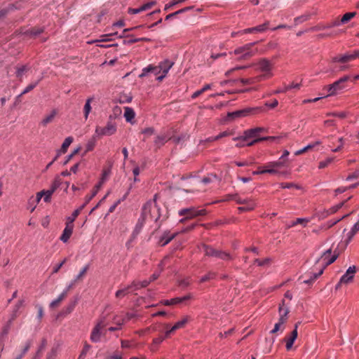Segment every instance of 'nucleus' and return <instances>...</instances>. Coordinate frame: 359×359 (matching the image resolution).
Listing matches in <instances>:
<instances>
[{
	"label": "nucleus",
	"mask_w": 359,
	"mask_h": 359,
	"mask_svg": "<svg viewBox=\"0 0 359 359\" xmlns=\"http://www.w3.org/2000/svg\"><path fill=\"white\" fill-rule=\"evenodd\" d=\"M161 217L160 208L156 201H149L142 208V212L133 231V236L136 237L142 231L146 222H156Z\"/></svg>",
	"instance_id": "obj_1"
},
{
	"label": "nucleus",
	"mask_w": 359,
	"mask_h": 359,
	"mask_svg": "<svg viewBox=\"0 0 359 359\" xmlns=\"http://www.w3.org/2000/svg\"><path fill=\"white\" fill-rule=\"evenodd\" d=\"M331 249H328L316 260V264L319 265V271L314 276V278H318L323 274L324 269L330 264H332L338 257V254L334 253L331 255Z\"/></svg>",
	"instance_id": "obj_2"
},
{
	"label": "nucleus",
	"mask_w": 359,
	"mask_h": 359,
	"mask_svg": "<svg viewBox=\"0 0 359 359\" xmlns=\"http://www.w3.org/2000/svg\"><path fill=\"white\" fill-rule=\"evenodd\" d=\"M279 318L278 323L274 325L273 330H271V334L277 333L278 332H283L285 330V324L287 320V315L289 309L285 305V301L283 300L278 308Z\"/></svg>",
	"instance_id": "obj_3"
},
{
	"label": "nucleus",
	"mask_w": 359,
	"mask_h": 359,
	"mask_svg": "<svg viewBox=\"0 0 359 359\" xmlns=\"http://www.w3.org/2000/svg\"><path fill=\"white\" fill-rule=\"evenodd\" d=\"M106 326L105 317H101L97 320L90 333V339L92 342L97 343L101 341V337L106 334V330H104Z\"/></svg>",
	"instance_id": "obj_4"
},
{
	"label": "nucleus",
	"mask_w": 359,
	"mask_h": 359,
	"mask_svg": "<svg viewBox=\"0 0 359 359\" xmlns=\"http://www.w3.org/2000/svg\"><path fill=\"white\" fill-rule=\"evenodd\" d=\"M255 65L257 67V70L262 73V74L259 75L262 76V80L270 79L273 76V64L267 58L259 59Z\"/></svg>",
	"instance_id": "obj_5"
},
{
	"label": "nucleus",
	"mask_w": 359,
	"mask_h": 359,
	"mask_svg": "<svg viewBox=\"0 0 359 359\" xmlns=\"http://www.w3.org/2000/svg\"><path fill=\"white\" fill-rule=\"evenodd\" d=\"M257 42L250 43L234 50L233 53L238 55L240 60H248L257 53V49L253 48Z\"/></svg>",
	"instance_id": "obj_6"
},
{
	"label": "nucleus",
	"mask_w": 359,
	"mask_h": 359,
	"mask_svg": "<svg viewBox=\"0 0 359 359\" xmlns=\"http://www.w3.org/2000/svg\"><path fill=\"white\" fill-rule=\"evenodd\" d=\"M201 251L208 257H217L223 260H230L232 259V257L228 252L216 250L207 245H202Z\"/></svg>",
	"instance_id": "obj_7"
},
{
	"label": "nucleus",
	"mask_w": 359,
	"mask_h": 359,
	"mask_svg": "<svg viewBox=\"0 0 359 359\" xmlns=\"http://www.w3.org/2000/svg\"><path fill=\"white\" fill-rule=\"evenodd\" d=\"M349 79V76H344L334 82L331 85H328L325 87V89L328 91V94L325 97L332 96L337 95L339 91L343 90L345 88L344 83Z\"/></svg>",
	"instance_id": "obj_8"
},
{
	"label": "nucleus",
	"mask_w": 359,
	"mask_h": 359,
	"mask_svg": "<svg viewBox=\"0 0 359 359\" xmlns=\"http://www.w3.org/2000/svg\"><path fill=\"white\" fill-rule=\"evenodd\" d=\"M116 132V124L111 121H108L105 127L96 126L95 135L97 137L110 136Z\"/></svg>",
	"instance_id": "obj_9"
},
{
	"label": "nucleus",
	"mask_w": 359,
	"mask_h": 359,
	"mask_svg": "<svg viewBox=\"0 0 359 359\" xmlns=\"http://www.w3.org/2000/svg\"><path fill=\"white\" fill-rule=\"evenodd\" d=\"M178 214L180 216H187V218L191 219L198 216L205 215V210H198L194 207H191L189 208H183L180 210Z\"/></svg>",
	"instance_id": "obj_10"
},
{
	"label": "nucleus",
	"mask_w": 359,
	"mask_h": 359,
	"mask_svg": "<svg viewBox=\"0 0 359 359\" xmlns=\"http://www.w3.org/2000/svg\"><path fill=\"white\" fill-rule=\"evenodd\" d=\"M109 172H110L109 170H104L103 171L102 177H101L100 182H98V184L95 185L92 193L90 195L86 196V203H89L96 196V194L99 191L100 189L102 187L103 184L107 180V179L109 175Z\"/></svg>",
	"instance_id": "obj_11"
},
{
	"label": "nucleus",
	"mask_w": 359,
	"mask_h": 359,
	"mask_svg": "<svg viewBox=\"0 0 359 359\" xmlns=\"http://www.w3.org/2000/svg\"><path fill=\"white\" fill-rule=\"evenodd\" d=\"M355 272L356 267L355 266H349L346 273L341 277L339 284H348L352 282Z\"/></svg>",
	"instance_id": "obj_12"
},
{
	"label": "nucleus",
	"mask_w": 359,
	"mask_h": 359,
	"mask_svg": "<svg viewBox=\"0 0 359 359\" xmlns=\"http://www.w3.org/2000/svg\"><path fill=\"white\" fill-rule=\"evenodd\" d=\"M250 109H245L242 110L235 111L233 112H229L227 114L226 119L228 121H233L238 118L246 116L250 113Z\"/></svg>",
	"instance_id": "obj_13"
},
{
	"label": "nucleus",
	"mask_w": 359,
	"mask_h": 359,
	"mask_svg": "<svg viewBox=\"0 0 359 359\" xmlns=\"http://www.w3.org/2000/svg\"><path fill=\"white\" fill-rule=\"evenodd\" d=\"M356 58L355 50L351 53H346L343 55L336 56L332 58L333 62H346Z\"/></svg>",
	"instance_id": "obj_14"
},
{
	"label": "nucleus",
	"mask_w": 359,
	"mask_h": 359,
	"mask_svg": "<svg viewBox=\"0 0 359 359\" xmlns=\"http://www.w3.org/2000/svg\"><path fill=\"white\" fill-rule=\"evenodd\" d=\"M149 72H151L155 75H158L159 74L162 73L158 65V66L149 65L148 67H147L142 69V72L140 74L139 76L140 78H142V77L147 76V74Z\"/></svg>",
	"instance_id": "obj_15"
},
{
	"label": "nucleus",
	"mask_w": 359,
	"mask_h": 359,
	"mask_svg": "<svg viewBox=\"0 0 359 359\" xmlns=\"http://www.w3.org/2000/svg\"><path fill=\"white\" fill-rule=\"evenodd\" d=\"M268 26H269V22H266L262 25L243 29V30H242V33L243 34H250V33H252V32H263L268 29Z\"/></svg>",
	"instance_id": "obj_16"
},
{
	"label": "nucleus",
	"mask_w": 359,
	"mask_h": 359,
	"mask_svg": "<svg viewBox=\"0 0 359 359\" xmlns=\"http://www.w3.org/2000/svg\"><path fill=\"white\" fill-rule=\"evenodd\" d=\"M264 128H255L250 130H247L244 132L243 140H246L249 138L257 137L259 133L264 131Z\"/></svg>",
	"instance_id": "obj_17"
},
{
	"label": "nucleus",
	"mask_w": 359,
	"mask_h": 359,
	"mask_svg": "<svg viewBox=\"0 0 359 359\" xmlns=\"http://www.w3.org/2000/svg\"><path fill=\"white\" fill-rule=\"evenodd\" d=\"M57 114V111L56 109H53L50 114L46 115L41 121L40 125L43 127H46L48 123L53 121L55 117Z\"/></svg>",
	"instance_id": "obj_18"
},
{
	"label": "nucleus",
	"mask_w": 359,
	"mask_h": 359,
	"mask_svg": "<svg viewBox=\"0 0 359 359\" xmlns=\"http://www.w3.org/2000/svg\"><path fill=\"white\" fill-rule=\"evenodd\" d=\"M73 142V137H67L65 138V141L63 142L62 147L60 150L57 151V154L56 156L54 158V160H57V158L60 156L61 154H65L67 151L68 147Z\"/></svg>",
	"instance_id": "obj_19"
},
{
	"label": "nucleus",
	"mask_w": 359,
	"mask_h": 359,
	"mask_svg": "<svg viewBox=\"0 0 359 359\" xmlns=\"http://www.w3.org/2000/svg\"><path fill=\"white\" fill-rule=\"evenodd\" d=\"M178 233H175L173 234H170L168 231L165 232L163 236L160 238L159 244L161 246H165L168 244L177 235Z\"/></svg>",
	"instance_id": "obj_20"
},
{
	"label": "nucleus",
	"mask_w": 359,
	"mask_h": 359,
	"mask_svg": "<svg viewBox=\"0 0 359 359\" xmlns=\"http://www.w3.org/2000/svg\"><path fill=\"white\" fill-rule=\"evenodd\" d=\"M297 335H298L297 331L296 330H294L291 332L290 337H285L284 339V340L286 342L285 347L287 351H289L292 348L293 344L297 337Z\"/></svg>",
	"instance_id": "obj_21"
},
{
	"label": "nucleus",
	"mask_w": 359,
	"mask_h": 359,
	"mask_svg": "<svg viewBox=\"0 0 359 359\" xmlns=\"http://www.w3.org/2000/svg\"><path fill=\"white\" fill-rule=\"evenodd\" d=\"M73 229L74 226H71L70 224H66V226L60 236V240L64 243L67 242L72 234Z\"/></svg>",
	"instance_id": "obj_22"
},
{
	"label": "nucleus",
	"mask_w": 359,
	"mask_h": 359,
	"mask_svg": "<svg viewBox=\"0 0 359 359\" xmlns=\"http://www.w3.org/2000/svg\"><path fill=\"white\" fill-rule=\"evenodd\" d=\"M355 14L356 13L355 12L345 13L339 21H334L332 26H339L341 24L348 22L350 20L355 17Z\"/></svg>",
	"instance_id": "obj_23"
},
{
	"label": "nucleus",
	"mask_w": 359,
	"mask_h": 359,
	"mask_svg": "<svg viewBox=\"0 0 359 359\" xmlns=\"http://www.w3.org/2000/svg\"><path fill=\"white\" fill-rule=\"evenodd\" d=\"M174 62L169 60H165L162 62H161L158 65L162 73L168 74L169 70L172 68L173 66Z\"/></svg>",
	"instance_id": "obj_24"
},
{
	"label": "nucleus",
	"mask_w": 359,
	"mask_h": 359,
	"mask_svg": "<svg viewBox=\"0 0 359 359\" xmlns=\"http://www.w3.org/2000/svg\"><path fill=\"white\" fill-rule=\"evenodd\" d=\"M67 292H68V289H65L60 295L59 297L53 300L50 304V307L51 309H54V308H56L59 306V304H60V302L64 300L67 295Z\"/></svg>",
	"instance_id": "obj_25"
},
{
	"label": "nucleus",
	"mask_w": 359,
	"mask_h": 359,
	"mask_svg": "<svg viewBox=\"0 0 359 359\" xmlns=\"http://www.w3.org/2000/svg\"><path fill=\"white\" fill-rule=\"evenodd\" d=\"M94 100V97H88L86 101V103L83 106V116L85 118L86 120L88 119V116L91 111V109H92V107H91V103Z\"/></svg>",
	"instance_id": "obj_26"
},
{
	"label": "nucleus",
	"mask_w": 359,
	"mask_h": 359,
	"mask_svg": "<svg viewBox=\"0 0 359 359\" xmlns=\"http://www.w3.org/2000/svg\"><path fill=\"white\" fill-rule=\"evenodd\" d=\"M239 81L243 85H252L262 81V76H257L250 78H242Z\"/></svg>",
	"instance_id": "obj_27"
},
{
	"label": "nucleus",
	"mask_w": 359,
	"mask_h": 359,
	"mask_svg": "<svg viewBox=\"0 0 359 359\" xmlns=\"http://www.w3.org/2000/svg\"><path fill=\"white\" fill-rule=\"evenodd\" d=\"M191 320V317L189 316H185L182 318L181 320L177 321L173 326L172 330H177L179 329L183 328L186 324Z\"/></svg>",
	"instance_id": "obj_28"
},
{
	"label": "nucleus",
	"mask_w": 359,
	"mask_h": 359,
	"mask_svg": "<svg viewBox=\"0 0 359 359\" xmlns=\"http://www.w3.org/2000/svg\"><path fill=\"white\" fill-rule=\"evenodd\" d=\"M150 283V281H148L147 280H144L143 281H136L134 280L130 284L131 287L133 290H137L140 288L146 287Z\"/></svg>",
	"instance_id": "obj_29"
},
{
	"label": "nucleus",
	"mask_w": 359,
	"mask_h": 359,
	"mask_svg": "<svg viewBox=\"0 0 359 359\" xmlns=\"http://www.w3.org/2000/svg\"><path fill=\"white\" fill-rule=\"evenodd\" d=\"M272 162H269L266 163L264 166V169L261 170V172L269 173V174H280V172L277 170L276 167L271 165Z\"/></svg>",
	"instance_id": "obj_30"
},
{
	"label": "nucleus",
	"mask_w": 359,
	"mask_h": 359,
	"mask_svg": "<svg viewBox=\"0 0 359 359\" xmlns=\"http://www.w3.org/2000/svg\"><path fill=\"white\" fill-rule=\"evenodd\" d=\"M124 117L128 122H131V121L135 118V113L134 110L128 107H124Z\"/></svg>",
	"instance_id": "obj_31"
},
{
	"label": "nucleus",
	"mask_w": 359,
	"mask_h": 359,
	"mask_svg": "<svg viewBox=\"0 0 359 359\" xmlns=\"http://www.w3.org/2000/svg\"><path fill=\"white\" fill-rule=\"evenodd\" d=\"M320 143L321 142L320 141H316V142H313L312 144H309L307 146L304 147V148H302V149H301L299 150L296 151L294 152V155L295 156L301 155V154H304V152L309 151V149H313L316 146L320 144Z\"/></svg>",
	"instance_id": "obj_32"
},
{
	"label": "nucleus",
	"mask_w": 359,
	"mask_h": 359,
	"mask_svg": "<svg viewBox=\"0 0 359 359\" xmlns=\"http://www.w3.org/2000/svg\"><path fill=\"white\" fill-rule=\"evenodd\" d=\"M133 290L131 285H129L123 289L118 290L116 292L115 296L116 298L121 299L124 297L126 295L130 293V290Z\"/></svg>",
	"instance_id": "obj_33"
},
{
	"label": "nucleus",
	"mask_w": 359,
	"mask_h": 359,
	"mask_svg": "<svg viewBox=\"0 0 359 359\" xmlns=\"http://www.w3.org/2000/svg\"><path fill=\"white\" fill-rule=\"evenodd\" d=\"M309 219L308 218H297L296 220L292 221L290 224L287 225V228H291L297 224H302L304 226H306Z\"/></svg>",
	"instance_id": "obj_34"
},
{
	"label": "nucleus",
	"mask_w": 359,
	"mask_h": 359,
	"mask_svg": "<svg viewBox=\"0 0 359 359\" xmlns=\"http://www.w3.org/2000/svg\"><path fill=\"white\" fill-rule=\"evenodd\" d=\"M170 138L165 135H158L155 140H154V144L155 145H156L158 147H161V146H163Z\"/></svg>",
	"instance_id": "obj_35"
},
{
	"label": "nucleus",
	"mask_w": 359,
	"mask_h": 359,
	"mask_svg": "<svg viewBox=\"0 0 359 359\" xmlns=\"http://www.w3.org/2000/svg\"><path fill=\"white\" fill-rule=\"evenodd\" d=\"M117 35V32L111 33V34H102L100 36L99 39L95 40L92 42H90V43H95V42H106V41H111V36Z\"/></svg>",
	"instance_id": "obj_36"
},
{
	"label": "nucleus",
	"mask_w": 359,
	"mask_h": 359,
	"mask_svg": "<svg viewBox=\"0 0 359 359\" xmlns=\"http://www.w3.org/2000/svg\"><path fill=\"white\" fill-rule=\"evenodd\" d=\"M76 304H77V299H75L74 301L71 302H70V303H69V304H68V305H67V306L63 309V311H62V314H64V315H68V314L71 313L74 311V308H75V306H76Z\"/></svg>",
	"instance_id": "obj_37"
},
{
	"label": "nucleus",
	"mask_w": 359,
	"mask_h": 359,
	"mask_svg": "<svg viewBox=\"0 0 359 359\" xmlns=\"http://www.w3.org/2000/svg\"><path fill=\"white\" fill-rule=\"evenodd\" d=\"M180 297H175L170 299H165L161 301L160 304L165 305V306H171V305H175L178 304H181Z\"/></svg>",
	"instance_id": "obj_38"
},
{
	"label": "nucleus",
	"mask_w": 359,
	"mask_h": 359,
	"mask_svg": "<svg viewBox=\"0 0 359 359\" xmlns=\"http://www.w3.org/2000/svg\"><path fill=\"white\" fill-rule=\"evenodd\" d=\"M229 199L234 200L237 203L243 205L252 201L251 198H241L237 194L230 196Z\"/></svg>",
	"instance_id": "obj_39"
},
{
	"label": "nucleus",
	"mask_w": 359,
	"mask_h": 359,
	"mask_svg": "<svg viewBox=\"0 0 359 359\" xmlns=\"http://www.w3.org/2000/svg\"><path fill=\"white\" fill-rule=\"evenodd\" d=\"M164 339H165V337H161V336L154 338L153 339L152 344L150 346L151 351L153 352L156 351V350L157 348V346L159 345L161 343H162Z\"/></svg>",
	"instance_id": "obj_40"
},
{
	"label": "nucleus",
	"mask_w": 359,
	"mask_h": 359,
	"mask_svg": "<svg viewBox=\"0 0 359 359\" xmlns=\"http://www.w3.org/2000/svg\"><path fill=\"white\" fill-rule=\"evenodd\" d=\"M255 208V203L252 201L248 202L246 204H244L243 206L239 207L238 210L240 212L250 211V210H252Z\"/></svg>",
	"instance_id": "obj_41"
},
{
	"label": "nucleus",
	"mask_w": 359,
	"mask_h": 359,
	"mask_svg": "<svg viewBox=\"0 0 359 359\" xmlns=\"http://www.w3.org/2000/svg\"><path fill=\"white\" fill-rule=\"evenodd\" d=\"M211 88H212V85L211 84H206L201 89L194 92L193 93V95H191V98L195 99L197 97H198L199 95H201L205 91H206L208 90H210Z\"/></svg>",
	"instance_id": "obj_42"
},
{
	"label": "nucleus",
	"mask_w": 359,
	"mask_h": 359,
	"mask_svg": "<svg viewBox=\"0 0 359 359\" xmlns=\"http://www.w3.org/2000/svg\"><path fill=\"white\" fill-rule=\"evenodd\" d=\"M31 346V341H27L20 353L18 354L13 359H22Z\"/></svg>",
	"instance_id": "obj_43"
},
{
	"label": "nucleus",
	"mask_w": 359,
	"mask_h": 359,
	"mask_svg": "<svg viewBox=\"0 0 359 359\" xmlns=\"http://www.w3.org/2000/svg\"><path fill=\"white\" fill-rule=\"evenodd\" d=\"M95 136L96 135H94L90 140H89L88 141V142L86 144V147L85 153L90 151L94 149V147L96 144Z\"/></svg>",
	"instance_id": "obj_44"
},
{
	"label": "nucleus",
	"mask_w": 359,
	"mask_h": 359,
	"mask_svg": "<svg viewBox=\"0 0 359 359\" xmlns=\"http://www.w3.org/2000/svg\"><path fill=\"white\" fill-rule=\"evenodd\" d=\"M89 269V265H86L79 272V273L75 277L74 282L76 283L77 281H79L83 279V278L85 276L87 271Z\"/></svg>",
	"instance_id": "obj_45"
},
{
	"label": "nucleus",
	"mask_w": 359,
	"mask_h": 359,
	"mask_svg": "<svg viewBox=\"0 0 359 359\" xmlns=\"http://www.w3.org/2000/svg\"><path fill=\"white\" fill-rule=\"evenodd\" d=\"M11 325V321H8L6 324L3 326L1 332H0V339L8 334Z\"/></svg>",
	"instance_id": "obj_46"
},
{
	"label": "nucleus",
	"mask_w": 359,
	"mask_h": 359,
	"mask_svg": "<svg viewBox=\"0 0 359 359\" xmlns=\"http://www.w3.org/2000/svg\"><path fill=\"white\" fill-rule=\"evenodd\" d=\"M216 277V273L213 271H209L207 274L202 276L200 279V283H204L212 279H215Z\"/></svg>",
	"instance_id": "obj_47"
},
{
	"label": "nucleus",
	"mask_w": 359,
	"mask_h": 359,
	"mask_svg": "<svg viewBox=\"0 0 359 359\" xmlns=\"http://www.w3.org/2000/svg\"><path fill=\"white\" fill-rule=\"evenodd\" d=\"M79 210H74L72 212V215L67 218L66 224H70L71 226H74V222L75 221L76 218L79 216Z\"/></svg>",
	"instance_id": "obj_48"
},
{
	"label": "nucleus",
	"mask_w": 359,
	"mask_h": 359,
	"mask_svg": "<svg viewBox=\"0 0 359 359\" xmlns=\"http://www.w3.org/2000/svg\"><path fill=\"white\" fill-rule=\"evenodd\" d=\"M41 81V79H39L38 81L34 82V83H32L30 84H29L25 89L21 93V94L19 95V97L22 96V95H25L27 93H29V91L32 90L37 85L38 83H39V81Z\"/></svg>",
	"instance_id": "obj_49"
},
{
	"label": "nucleus",
	"mask_w": 359,
	"mask_h": 359,
	"mask_svg": "<svg viewBox=\"0 0 359 359\" xmlns=\"http://www.w3.org/2000/svg\"><path fill=\"white\" fill-rule=\"evenodd\" d=\"M351 197H349L346 201H344V202H341L336 205H334L332 206V208H330L327 212L329 214H333V213H335L336 212H337L340 208H341L345 204V203L349 200Z\"/></svg>",
	"instance_id": "obj_50"
},
{
	"label": "nucleus",
	"mask_w": 359,
	"mask_h": 359,
	"mask_svg": "<svg viewBox=\"0 0 359 359\" xmlns=\"http://www.w3.org/2000/svg\"><path fill=\"white\" fill-rule=\"evenodd\" d=\"M38 203L37 201H34V196H31L28 201L27 209L31 212H34Z\"/></svg>",
	"instance_id": "obj_51"
},
{
	"label": "nucleus",
	"mask_w": 359,
	"mask_h": 359,
	"mask_svg": "<svg viewBox=\"0 0 359 359\" xmlns=\"http://www.w3.org/2000/svg\"><path fill=\"white\" fill-rule=\"evenodd\" d=\"M233 131L231 130H226L225 131H223L220 133L219 135L214 136L215 140H219L221 138H223L224 137L231 136L233 135Z\"/></svg>",
	"instance_id": "obj_52"
},
{
	"label": "nucleus",
	"mask_w": 359,
	"mask_h": 359,
	"mask_svg": "<svg viewBox=\"0 0 359 359\" xmlns=\"http://www.w3.org/2000/svg\"><path fill=\"white\" fill-rule=\"evenodd\" d=\"M113 321L117 326L121 327L125 323V318L123 316L116 315L113 318Z\"/></svg>",
	"instance_id": "obj_53"
},
{
	"label": "nucleus",
	"mask_w": 359,
	"mask_h": 359,
	"mask_svg": "<svg viewBox=\"0 0 359 359\" xmlns=\"http://www.w3.org/2000/svg\"><path fill=\"white\" fill-rule=\"evenodd\" d=\"M90 348H91L90 345H89L88 344L86 343L84 344L83 350H82L81 353H80L78 359H84L86 358V355L87 353L90 349Z\"/></svg>",
	"instance_id": "obj_54"
},
{
	"label": "nucleus",
	"mask_w": 359,
	"mask_h": 359,
	"mask_svg": "<svg viewBox=\"0 0 359 359\" xmlns=\"http://www.w3.org/2000/svg\"><path fill=\"white\" fill-rule=\"evenodd\" d=\"M28 69L26 65L16 67V76L21 77L22 74Z\"/></svg>",
	"instance_id": "obj_55"
},
{
	"label": "nucleus",
	"mask_w": 359,
	"mask_h": 359,
	"mask_svg": "<svg viewBox=\"0 0 359 359\" xmlns=\"http://www.w3.org/2000/svg\"><path fill=\"white\" fill-rule=\"evenodd\" d=\"M163 265H164V261H163V262L159 264V268H160L159 271L154 273L152 274V276H151L150 279H149L148 281H150V283H151V281L155 280L156 279H157V278L159 277L160 273H161V271H162V270H163Z\"/></svg>",
	"instance_id": "obj_56"
},
{
	"label": "nucleus",
	"mask_w": 359,
	"mask_h": 359,
	"mask_svg": "<svg viewBox=\"0 0 359 359\" xmlns=\"http://www.w3.org/2000/svg\"><path fill=\"white\" fill-rule=\"evenodd\" d=\"M334 161L333 158H327L325 161H322L319 163L318 168L323 169L330 165Z\"/></svg>",
	"instance_id": "obj_57"
},
{
	"label": "nucleus",
	"mask_w": 359,
	"mask_h": 359,
	"mask_svg": "<svg viewBox=\"0 0 359 359\" xmlns=\"http://www.w3.org/2000/svg\"><path fill=\"white\" fill-rule=\"evenodd\" d=\"M132 96L130 95L123 94L120 96L119 102L121 103H129L132 101Z\"/></svg>",
	"instance_id": "obj_58"
},
{
	"label": "nucleus",
	"mask_w": 359,
	"mask_h": 359,
	"mask_svg": "<svg viewBox=\"0 0 359 359\" xmlns=\"http://www.w3.org/2000/svg\"><path fill=\"white\" fill-rule=\"evenodd\" d=\"M217 178L216 175H213V174H210V175H208V176L203 177L201 180V182L205 184H207L208 183H210L212 182L214 180H215Z\"/></svg>",
	"instance_id": "obj_59"
},
{
	"label": "nucleus",
	"mask_w": 359,
	"mask_h": 359,
	"mask_svg": "<svg viewBox=\"0 0 359 359\" xmlns=\"http://www.w3.org/2000/svg\"><path fill=\"white\" fill-rule=\"evenodd\" d=\"M280 187L283 189H291V188L299 189V188L297 184H295L294 183H287V182L280 183Z\"/></svg>",
	"instance_id": "obj_60"
},
{
	"label": "nucleus",
	"mask_w": 359,
	"mask_h": 359,
	"mask_svg": "<svg viewBox=\"0 0 359 359\" xmlns=\"http://www.w3.org/2000/svg\"><path fill=\"white\" fill-rule=\"evenodd\" d=\"M54 192L53 191V190H50V189L46 190V191H44V194H43V201L45 202H49L50 200V197L51 196L53 195Z\"/></svg>",
	"instance_id": "obj_61"
},
{
	"label": "nucleus",
	"mask_w": 359,
	"mask_h": 359,
	"mask_svg": "<svg viewBox=\"0 0 359 359\" xmlns=\"http://www.w3.org/2000/svg\"><path fill=\"white\" fill-rule=\"evenodd\" d=\"M272 166L276 167L277 170L285 165V161L283 159L279 158L277 161L272 162Z\"/></svg>",
	"instance_id": "obj_62"
},
{
	"label": "nucleus",
	"mask_w": 359,
	"mask_h": 359,
	"mask_svg": "<svg viewBox=\"0 0 359 359\" xmlns=\"http://www.w3.org/2000/svg\"><path fill=\"white\" fill-rule=\"evenodd\" d=\"M191 282L190 278H186L179 281V285L182 287H187L190 285Z\"/></svg>",
	"instance_id": "obj_63"
},
{
	"label": "nucleus",
	"mask_w": 359,
	"mask_h": 359,
	"mask_svg": "<svg viewBox=\"0 0 359 359\" xmlns=\"http://www.w3.org/2000/svg\"><path fill=\"white\" fill-rule=\"evenodd\" d=\"M60 180L55 179V181L51 184L50 189L53 190V191L55 192V191L60 187Z\"/></svg>",
	"instance_id": "obj_64"
}]
</instances>
